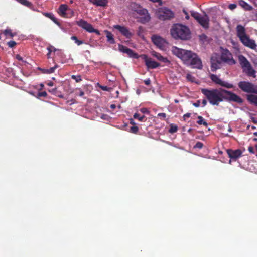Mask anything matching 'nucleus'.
Wrapping results in <instances>:
<instances>
[{"mask_svg": "<svg viewBox=\"0 0 257 257\" xmlns=\"http://www.w3.org/2000/svg\"><path fill=\"white\" fill-rule=\"evenodd\" d=\"M222 62L221 59L219 55L217 54L212 55L210 59L211 71L215 72L217 69L221 68Z\"/></svg>", "mask_w": 257, "mask_h": 257, "instance_id": "f8f14e48", "label": "nucleus"}, {"mask_svg": "<svg viewBox=\"0 0 257 257\" xmlns=\"http://www.w3.org/2000/svg\"><path fill=\"white\" fill-rule=\"evenodd\" d=\"M247 100L251 104L257 106V95L249 94L247 95Z\"/></svg>", "mask_w": 257, "mask_h": 257, "instance_id": "393cba45", "label": "nucleus"}, {"mask_svg": "<svg viewBox=\"0 0 257 257\" xmlns=\"http://www.w3.org/2000/svg\"><path fill=\"white\" fill-rule=\"evenodd\" d=\"M49 91L53 94H56L57 89L56 88L49 90Z\"/></svg>", "mask_w": 257, "mask_h": 257, "instance_id": "09e8293b", "label": "nucleus"}, {"mask_svg": "<svg viewBox=\"0 0 257 257\" xmlns=\"http://www.w3.org/2000/svg\"><path fill=\"white\" fill-rule=\"evenodd\" d=\"M47 95V93L46 91H43V92H39L38 94V96L37 97H46Z\"/></svg>", "mask_w": 257, "mask_h": 257, "instance_id": "58836bf2", "label": "nucleus"}, {"mask_svg": "<svg viewBox=\"0 0 257 257\" xmlns=\"http://www.w3.org/2000/svg\"><path fill=\"white\" fill-rule=\"evenodd\" d=\"M40 86H41V89H42L44 87V85L42 83L40 84Z\"/></svg>", "mask_w": 257, "mask_h": 257, "instance_id": "0e129e2a", "label": "nucleus"}, {"mask_svg": "<svg viewBox=\"0 0 257 257\" xmlns=\"http://www.w3.org/2000/svg\"><path fill=\"white\" fill-rule=\"evenodd\" d=\"M198 120L197 121V123L199 125L203 124V125L207 126L208 125V123L206 121L204 120V118L201 116H198Z\"/></svg>", "mask_w": 257, "mask_h": 257, "instance_id": "cd10ccee", "label": "nucleus"}, {"mask_svg": "<svg viewBox=\"0 0 257 257\" xmlns=\"http://www.w3.org/2000/svg\"><path fill=\"white\" fill-rule=\"evenodd\" d=\"M202 93L206 97L210 104L218 105L223 101L234 102L238 104L243 102L242 99L235 93L223 88L201 89Z\"/></svg>", "mask_w": 257, "mask_h": 257, "instance_id": "f257e3e1", "label": "nucleus"}, {"mask_svg": "<svg viewBox=\"0 0 257 257\" xmlns=\"http://www.w3.org/2000/svg\"><path fill=\"white\" fill-rule=\"evenodd\" d=\"M47 84H48V86H53V85H54V83H53V82L50 81V82H48Z\"/></svg>", "mask_w": 257, "mask_h": 257, "instance_id": "bf43d9fd", "label": "nucleus"}, {"mask_svg": "<svg viewBox=\"0 0 257 257\" xmlns=\"http://www.w3.org/2000/svg\"><path fill=\"white\" fill-rule=\"evenodd\" d=\"M158 18L161 20H169L174 17V13L169 9L163 7L160 8L157 12Z\"/></svg>", "mask_w": 257, "mask_h": 257, "instance_id": "0eeeda50", "label": "nucleus"}, {"mask_svg": "<svg viewBox=\"0 0 257 257\" xmlns=\"http://www.w3.org/2000/svg\"><path fill=\"white\" fill-rule=\"evenodd\" d=\"M118 50L120 52L127 54L130 57L137 58V54L134 53L133 51L121 44L118 45Z\"/></svg>", "mask_w": 257, "mask_h": 257, "instance_id": "f3484780", "label": "nucleus"}, {"mask_svg": "<svg viewBox=\"0 0 257 257\" xmlns=\"http://www.w3.org/2000/svg\"><path fill=\"white\" fill-rule=\"evenodd\" d=\"M144 82L146 85H149L151 83V80L149 78L145 80Z\"/></svg>", "mask_w": 257, "mask_h": 257, "instance_id": "3c124183", "label": "nucleus"}, {"mask_svg": "<svg viewBox=\"0 0 257 257\" xmlns=\"http://www.w3.org/2000/svg\"><path fill=\"white\" fill-rule=\"evenodd\" d=\"M151 54L153 56L156 57L158 60L163 62L164 63L169 62V61L166 57H164L160 53L156 52L154 51L151 52Z\"/></svg>", "mask_w": 257, "mask_h": 257, "instance_id": "4be33fe9", "label": "nucleus"}, {"mask_svg": "<svg viewBox=\"0 0 257 257\" xmlns=\"http://www.w3.org/2000/svg\"><path fill=\"white\" fill-rule=\"evenodd\" d=\"M101 88L103 90H107V86H102Z\"/></svg>", "mask_w": 257, "mask_h": 257, "instance_id": "680f3d73", "label": "nucleus"}, {"mask_svg": "<svg viewBox=\"0 0 257 257\" xmlns=\"http://www.w3.org/2000/svg\"><path fill=\"white\" fill-rule=\"evenodd\" d=\"M4 34L7 37V36H9L11 38L13 37L15 35V34L13 33L12 32V30L8 28L6 29L4 31Z\"/></svg>", "mask_w": 257, "mask_h": 257, "instance_id": "c85d7f7f", "label": "nucleus"}, {"mask_svg": "<svg viewBox=\"0 0 257 257\" xmlns=\"http://www.w3.org/2000/svg\"><path fill=\"white\" fill-rule=\"evenodd\" d=\"M76 23L78 26L89 33H95L98 35H100V31L98 30L94 29L91 24L83 19L77 21Z\"/></svg>", "mask_w": 257, "mask_h": 257, "instance_id": "6e6552de", "label": "nucleus"}, {"mask_svg": "<svg viewBox=\"0 0 257 257\" xmlns=\"http://www.w3.org/2000/svg\"><path fill=\"white\" fill-rule=\"evenodd\" d=\"M236 5L235 4H230L228 6L229 9H230L231 10H233L235 9L236 8Z\"/></svg>", "mask_w": 257, "mask_h": 257, "instance_id": "c03bdc74", "label": "nucleus"}, {"mask_svg": "<svg viewBox=\"0 0 257 257\" xmlns=\"http://www.w3.org/2000/svg\"><path fill=\"white\" fill-rule=\"evenodd\" d=\"M253 135L255 136H257V132H254Z\"/></svg>", "mask_w": 257, "mask_h": 257, "instance_id": "338daca9", "label": "nucleus"}, {"mask_svg": "<svg viewBox=\"0 0 257 257\" xmlns=\"http://www.w3.org/2000/svg\"><path fill=\"white\" fill-rule=\"evenodd\" d=\"M207 104V101L206 99H203L202 101V107H204Z\"/></svg>", "mask_w": 257, "mask_h": 257, "instance_id": "5fc2aeb1", "label": "nucleus"}, {"mask_svg": "<svg viewBox=\"0 0 257 257\" xmlns=\"http://www.w3.org/2000/svg\"><path fill=\"white\" fill-rule=\"evenodd\" d=\"M84 95V93L83 91H81L80 92V93L79 94V96H80V97H82L83 95Z\"/></svg>", "mask_w": 257, "mask_h": 257, "instance_id": "052dcab7", "label": "nucleus"}, {"mask_svg": "<svg viewBox=\"0 0 257 257\" xmlns=\"http://www.w3.org/2000/svg\"><path fill=\"white\" fill-rule=\"evenodd\" d=\"M137 13L142 16L140 18V21L142 23H146L150 20V16L146 9L141 8L138 11Z\"/></svg>", "mask_w": 257, "mask_h": 257, "instance_id": "2eb2a0df", "label": "nucleus"}, {"mask_svg": "<svg viewBox=\"0 0 257 257\" xmlns=\"http://www.w3.org/2000/svg\"><path fill=\"white\" fill-rule=\"evenodd\" d=\"M193 105L196 107H199L200 106V100H197L196 102L193 103Z\"/></svg>", "mask_w": 257, "mask_h": 257, "instance_id": "49530a36", "label": "nucleus"}, {"mask_svg": "<svg viewBox=\"0 0 257 257\" xmlns=\"http://www.w3.org/2000/svg\"><path fill=\"white\" fill-rule=\"evenodd\" d=\"M190 30L186 26L176 24L171 29V34L175 39L187 40L190 37Z\"/></svg>", "mask_w": 257, "mask_h": 257, "instance_id": "20e7f679", "label": "nucleus"}, {"mask_svg": "<svg viewBox=\"0 0 257 257\" xmlns=\"http://www.w3.org/2000/svg\"><path fill=\"white\" fill-rule=\"evenodd\" d=\"M190 115H191V114H190V113H186V114H184V116H183L184 119H186V118H189V117H190Z\"/></svg>", "mask_w": 257, "mask_h": 257, "instance_id": "864d4df0", "label": "nucleus"}, {"mask_svg": "<svg viewBox=\"0 0 257 257\" xmlns=\"http://www.w3.org/2000/svg\"><path fill=\"white\" fill-rule=\"evenodd\" d=\"M143 32V28L141 26H140L139 28H138V29L137 30V34L138 36H141L142 35V33Z\"/></svg>", "mask_w": 257, "mask_h": 257, "instance_id": "c9c22d12", "label": "nucleus"}, {"mask_svg": "<svg viewBox=\"0 0 257 257\" xmlns=\"http://www.w3.org/2000/svg\"><path fill=\"white\" fill-rule=\"evenodd\" d=\"M47 49L48 51V53H51L52 51H56V49L52 46H50L49 47H47Z\"/></svg>", "mask_w": 257, "mask_h": 257, "instance_id": "79ce46f5", "label": "nucleus"}, {"mask_svg": "<svg viewBox=\"0 0 257 257\" xmlns=\"http://www.w3.org/2000/svg\"><path fill=\"white\" fill-rule=\"evenodd\" d=\"M239 5L244 10L250 11L252 9V7L243 0L239 1Z\"/></svg>", "mask_w": 257, "mask_h": 257, "instance_id": "a878e982", "label": "nucleus"}, {"mask_svg": "<svg viewBox=\"0 0 257 257\" xmlns=\"http://www.w3.org/2000/svg\"><path fill=\"white\" fill-rule=\"evenodd\" d=\"M43 15L51 19V18L54 16L52 13L45 12L43 13Z\"/></svg>", "mask_w": 257, "mask_h": 257, "instance_id": "e433bc0d", "label": "nucleus"}, {"mask_svg": "<svg viewBox=\"0 0 257 257\" xmlns=\"http://www.w3.org/2000/svg\"><path fill=\"white\" fill-rule=\"evenodd\" d=\"M203 146L202 143L200 142H197L195 145L194 146V148L201 149Z\"/></svg>", "mask_w": 257, "mask_h": 257, "instance_id": "f704fd0d", "label": "nucleus"}, {"mask_svg": "<svg viewBox=\"0 0 257 257\" xmlns=\"http://www.w3.org/2000/svg\"><path fill=\"white\" fill-rule=\"evenodd\" d=\"M239 88L244 92L257 94V86L248 81H240L238 83Z\"/></svg>", "mask_w": 257, "mask_h": 257, "instance_id": "423d86ee", "label": "nucleus"}, {"mask_svg": "<svg viewBox=\"0 0 257 257\" xmlns=\"http://www.w3.org/2000/svg\"><path fill=\"white\" fill-rule=\"evenodd\" d=\"M113 29L117 30L124 37L127 39H131L134 33L130 31L128 28L124 26L115 25L113 26Z\"/></svg>", "mask_w": 257, "mask_h": 257, "instance_id": "ddd939ff", "label": "nucleus"}, {"mask_svg": "<svg viewBox=\"0 0 257 257\" xmlns=\"http://www.w3.org/2000/svg\"><path fill=\"white\" fill-rule=\"evenodd\" d=\"M158 116L164 119L166 117V115L165 113H160L158 114Z\"/></svg>", "mask_w": 257, "mask_h": 257, "instance_id": "de8ad7c7", "label": "nucleus"}, {"mask_svg": "<svg viewBox=\"0 0 257 257\" xmlns=\"http://www.w3.org/2000/svg\"><path fill=\"white\" fill-rule=\"evenodd\" d=\"M186 79L188 81L190 82H194L195 80V77H193L191 74H187L186 75Z\"/></svg>", "mask_w": 257, "mask_h": 257, "instance_id": "473e14b6", "label": "nucleus"}, {"mask_svg": "<svg viewBox=\"0 0 257 257\" xmlns=\"http://www.w3.org/2000/svg\"><path fill=\"white\" fill-rule=\"evenodd\" d=\"M178 130V127L176 125H174L173 124H171L170 125V128L169 129V132L170 133H174L177 132Z\"/></svg>", "mask_w": 257, "mask_h": 257, "instance_id": "2f4dec72", "label": "nucleus"}, {"mask_svg": "<svg viewBox=\"0 0 257 257\" xmlns=\"http://www.w3.org/2000/svg\"><path fill=\"white\" fill-rule=\"evenodd\" d=\"M68 9V7L66 4H61L58 9V13L63 17H67L66 11Z\"/></svg>", "mask_w": 257, "mask_h": 257, "instance_id": "412c9836", "label": "nucleus"}, {"mask_svg": "<svg viewBox=\"0 0 257 257\" xmlns=\"http://www.w3.org/2000/svg\"><path fill=\"white\" fill-rule=\"evenodd\" d=\"M71 39L74 41L75 43L78 46L84 43V41L79 40L75 36H72Z\"/></svg>", "mask_w": 257, "mask_h": 257, "instance_id": "c756f323", "label": "nucleus"}, {"mask_svg": "<svg viewBox=\"0 0 257 257\" xmlns=\"http://www.w3.org/2000/svg\"><path fill=\"white\" fill-rule=\"evenodd\" d=\"M191 15L197 21V22L205 29L209 27V18L208 16L204 13L201 15L199 13L194 11H190Z\"/></svg>", "mask_w": 257, "mask_h": 257, "instance_id": "39448f33", "label": "nucleus"}, {"mask_svg": "<svg viewBox=\"0 0 257 257\" xmlns=\"http://www.w3.org/2000/svg\"><path fill=\"white\" fill-rule=\"evenodd\" d=\"M220 58L222 62L229 65H232L236 63V61L233 58L232 54L226 49L222 51Z\"/></svg>", "mask_w": 257, "mask_h": 257, "instance_id": "9d476101", "label": "nucleus"}, {"mask_svg": "<svg viewBox=\"0 0 257 257\" xmlns=\"http://www.w3.org/2000/svg\"><path fill=\"white\" fill-rule=\"evenodd\" d=\"M248 151L250 153H252V154H254V149L251 146H249L248 148Z\"/></svg>", "mask_w": 257, "mask_h": 257, "instance_id": "603ef678", "label": "nucleus"}, {"mask_svg": "<svg viewBox=\"0 0 257 257\" xmlns=\"http://www.w3.org/2000/svg\"><path fill=\"white\" fill-rule=\"evenodd\" d=\"M210 78L212 81L216 85L228 89L233 88V85L221 79L217 75L213 74L210 75Z\"/></svg>", "mask_w": 257, "mask_h": 257, "instance_id": "1a4fd4ad", "label": "nucleus"}, {"mask_svg": "<svg viewBox=\"0 0 257 257\" xmlns=\"http://www.w3.org/2000/svg\"><path fill=\"white\" fill-rule=\"evenodd\" d=\"M238 60L242 69H244V68L250 64L246 57L242 55H239L238 56Z\"/></svg>", "mask_w": 257, "mask_h": 257, "instance_id": "aec40b11", "label": "nucleus"}, {"mask_svg": "<svg viewBox=\"0 0 257 257\" xmlns=\"http://www.w3.org/2000/svg\"><path fill=\"white\" fill-rule=\"evenodd\" d=\"M236 35L240 42L246 47L252 49H255L257 46L254 40L250 39L246 33L244 26L239 24L236 26Z\"/></svg>", "mask_w": 257, "mask_h": 257, "instance_id": "7ed1b4c3", "label": "nucleus"}, {"mask_svg": "<svg viewBox=\"0 0 257 257\" xmlns=\"http://www.w3.org/2000/svg\"><path fill=\"white\" fill-rule=\"evenodd\" d=\"M9 47L12 48L16 45V42L14 41H10L8 42Z\"/></svg>", "mask_w": 257, "mask_h": 257, "instance_id": "ea45409f", "label": "nucleus"}, {"mask_svg": "<svg viewBox=\"0 0 257 257\" xmlns=\"http://www.w3.org/2000/svg\"><path fill=\"white\" fill-rule=\"evenodd\" d=\"M130 131L132 133H136L138 131V127L136 126L131 127Z\"/></svg>", "mask_w": 257, "mask_h": 257, "instance_id": "4c0bfd02", "label": "nucleus"}, {"mask_svg": "<svg viewBox=\"0 0 257 257\" xmlns=\"http://www.w3.org/2000/svg\"><path fill=\"white\" fill-rule=\"evenodd\" d=\"M16 58L19 60H20V61H22L23 60V59H22V57H21L20 55H17L16 56Z\"/></svg>", "mask_w": 257, "mask_h": 257, "instance_id": "4d7b16f0", "label": "nucleus"}, {"mask_svg": "<svg viewBox=\"0 0 257 257\" xmlns=\"http://www.w3.org/2000/svg\"><path fill=\"white\" fill-rule=\"evenodd\" d=\"M110 108L112 109H114L116 108V105L114 104H112L110 105Z\"/></svg>", "mask_w": 257, "mask_h": 257, "instance_id": "13d9d810", "label": "nucleus"}, {"mask_svg": "<svg viewBox=\"0 0 257 257\" xmlns=\"http://www.w3.org/2000/svg\"><path fill=\"white\" fill-rule=\"evenodd\" d=\"M51 20L55 23L57 25H59V22L58 21V20L54 16H53L52 17V18H51Z\"/></svg>", "mask_w": 257, "mask_h": 257, "instance_id": "a18cd8bd", "label": "nucleus"}, {"mask_svg": "<svg viewBox=\"0 0 257 257\" xmlns=\"http://www.w3.org/2000/svg\"><path fill=\"white\" fill-rule=\"evenodd\" d=\"M58 67V65L56 64L54 67L50 68V69H39L42 71L43 73L45 74H51L54 72L56 69Z\"/></svg>", "mask_w": 257, "mask_h": 257, "instance_id": "bb28decb", "label": "nucleus"}, {"mask_svg": "<svg viewBox=\"0 0 257 257\" xmlns=\"http://www.w3.org/2000/svg\"><path fill=\"white\" fill-rule=\"evenodd\" d=\"M133 117L135 119H137L140 121H144V118H145V116L144 115L140 116V115L137 113H135L134 114Z\"/></svg>", "mask_w": 257, "mask_h": 257, "instance_id": "7c9ffc66", "label": "nucleus"}, {"mask_svg": "<svg viewBox=\"0 0 257 257\" xmlns=\"http://www.w3.org/2000/svg\"><path fill=\"white\" fill-rule=\"evenodd\" d=\"M50 54H51V53H48L47 54V57H48V58H50Z\"/></svg>", "mask_w": 257, "mask_h": 257, "instance_id": "69168bd1", "label": "nucleus"}, {"mask_svg": "<svg viewBox=\"0 0 257 257\" xmlns=\"http://www.w3.org/2000/svg\"><path fill=\"white\" fill-rule=\"evenodd\" d=\"M227 154L230 160L229 163H231V160L236 161L238 158L241 157L243 152L240 149L232 150L228 149L227 150Z\"/></svg>", "mask_w": 257, "mask_h": 257, "instance_id": "4468645a", "label": "nucleus"}, {"mask_svg": "<svg viewBox=\"0 0 257 257\" xmlns=\"http://www.w3.org/2000/svg\"><path fill=\"white\" fill-rule=\"evenodd\" d=\"M152 41L153 43L160 49L165 50L168 43L165 39L156 35H153L152 36Z\"/></svg>", "mask_w": 257, "mask_h": 257, "instance_id": "9b49d317", "label": "nucleus"}, {"mask_svg": "<svg viewBox=\"0 0 257 257\" xmlns=\"http://www.w3.org/2000/svg\"><path fill=\"white\" fill-rule=\"evenodd\" d=\"M130 123H131V124H135V122H134V121H133V119H131V120H130Z\"/></svg>", "mask_w": 257, "mask_h": 257, "instance_id": "e2e57ef3", "label": "nucleus"}, {"mask_svg": "<svg viewBox=\"0 0 257 257\" xmlns=\"http://www.w3.org/2000/svg\"><path fill=\"white\" fill-rule=\"evenodd\" d=\"M250 118H251L252 121L254 123L257 124V120H256V119L254 117H253L252 116V114H250Z\"/></svg>", "mask_w": 257, "mask_h": 257, "instance_id": "8fccbe9b", "label": "nucleus"}, {"mask_svg": "<svg viewBox=\"0 0 257 257\" xmlns=\"http://www.w3.org/2000/svg\"><path fill=\"white\" fill-rule=\"evenodd\" d=\"M20 3L23 4V5L29 6L30 5L31 3L27 0H17Z\"/></svg>", "mask_w": 257, "mask_h": 257, "instance_id": "72a5a7b5", "label": "nucleus"}, {"mask_svg": "<svg viewBox=\"0 0 257 257\" xmlns=\"http://www.w3.org/2000/svg\"><path fill=\"white\" fill-rule=\"evenodd\" d=\"M104 32L106 34L107 41L110 44H114L115 43V41L114 38V36L112 33L108 30H105Z\"/></svg>", "mask_w": 257, "mask_h": 257, "instance_id": "5701e85b", "label": "nucleus"}, {"mask_svg": "<svg viewBox=\"0 0 257 257\" xmlns=\"http://www.w3.org/2000/svg\"><path fill=\"white\" fill-rule=\"evenodd\" d=\"M72 78L73 79H75L76 81L77 82H79L81 80V77L80 76L72 75Z\"/></svg>", "mask_w": 257, "mask_h": 257, "instance_id": "37998d69", "label": "nucleus"}, {"mask_svg": "<svg viewBox=\"0 0 257 257\" xmlns=\"http://www.w3.org/2000/svg\"><path fill=\"white\" fill-rule=\"evenodd\" d=\"M243 70L248 76L255 78V71L252 68L250 63L245 67Z\"/></svg>", "mask_w": 257, "mask_h": 257, "instance_id": "a211bd4d", "label": "nucleus"}, {"mask_svg": "<svg viewBox=\"0 0 257 257\" xmlns=\"http://www.w3.org/2000/svg\"><path fill=\"white\" fill-rule=\"evenodd\" d=\"M253 141L256 142L257 141V138H255L253 139Z\"/></svg>", "mask_w": 257, "mask_h": 257, "instance_id": "774afa93", "label": "nucleus"}, {"mask_svg": "<svg viewBox=\"0 0 257 257\" xmlns=\"http://www.w3.org/2000/svg\"><path fill=\"white\" fill-rule=\"evenodd\" d=\"M140 111L143 114H148L149 113V111L146 108H142Z\"/></svg>", "mask_w": 257, "mask_h": 257, "instance_id": "a19ab883", "label": "nucleus"}, {"mask_svg": "<svg viewBox=\"0 0 257 257\" xmlns=\"http://www.w3.org/2000/svg\"><path fill=\"white\" fill-rule=\"evenodd\" d=\"M172 53L180 58L184 63L193 68L201 69L202 61L198 55L191 51L179 48L176 46L172 48Z\"/></svg>", "mask_w": 257, "mask_h": 257, "instance_id": "f03ea898", "label": "nucleus"}, {"mask_svg": "<svg viewBox=\"0 0 257 257\" xmlns=\"http://www.w3.org/2000/svg\"><path fill=\"white\" fill-rule=\"evenodd\" d=\"M142 57L144 60L145 65L148 69H155L160 66L159 63L152 60L150 58H148L146 55H143Z\"/></svg>", "mask_w": 257, "mask_h": 257, "instance_id": "dca6fc26", "label": "nucleus"}, {"mask_svg": "<svg viewBox=\"0 0 257 257\" xmlns=\"http://www.w3.org/2000/svg\"><path fill=\"white\" fill-rule=\"evenodd\" d=\"M183 12L184 13V14H185V18L187 19V20H188L189 19V16L188 15V14L187 13V12L185 11V10H183Z\"/></svg>", "mask_w": 257, "mask_h": 257, "instance_id": "6e6d98bb", "label": "nucleus"}, {"mask_svg": "<svg viewBox=\"0 0 257 257\" xmlns=\"http://www.w3.org/2000/svg\"><path fill=\"white\" fill-rule=\"evenodd\" d=\"M243 70L248 76L255 78V71L252 68L250 63L245 67Z\"/></svg>", "mask_w": 257, "mask_h": 257, "instance_id": "6ab92c4d", "label": "nucleus"}, {"mask_svg": "<svg viewBox=\"0 0 257 257\" xmlns=\"http://www.w3.org/2000/svg\"><path fill=\"white\" fill-rule=\"evenodd\" d=\"M93 4L100 7H105L107 5V0H89Z\"/></svg>", "mask_w": 257, "mask_h": 257, "instance_id": "b1692460", "label": "nucleus"}]
</instances>
